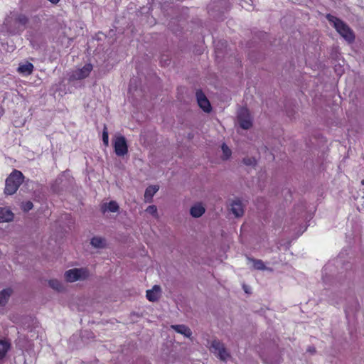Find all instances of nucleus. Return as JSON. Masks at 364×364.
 Returning a JSON list of instances; mask_svg holds the SVG:
<instances>
[{"label": "nucleus", "instance_id": "412c9836", "mask_svg": "<svg viewBox=\"0 0 364 364\" xmlns=\"http://www.w3.org/2000/svg\"><path fill=\"white\" fill-rule=\"evenodd\" d=\"M49 286L54 290L63 291L64 289L63 284L58 279H50L48 282Z\"/></svg>", "mask_w": 364, "mask_h": 364}, {"label": "nucleus", "instance_id": "b1692460", "mask_svg": "<svg viewBox=\"0 0 364 364\" xmlns=\"http://www.w3.org/2000/svg\"><path fill=\"white\" fill-rule=\"evenodd\" d=\"M102 141L106 146L109 145V134L106 126L104 127L102 132Z\"/></svg>", "mask_w": 364, "mask_h": 364}, {"label": "nucleus", "instance_id": "bb28decb", "mask_svg": "<svg viewBox=\"0 0 364 364\" xmlns=\"http://www.w3.org/2000/svg\"><path fill=\"white\" fill-rule=\"evenodd\" d=\"M243 162L247 166H254L256 163V161L253 158H245L243 159Z\"/></svg>", "mask_w": 364, "mask_h": 364}, {"label": "nucleus", "instance_id": "2eb2a0df", "mask_svg": "<svg viewBox=\"0 0 364 364\" xmlns=\"http://www.w3.org/2000/svg\"><path fill=\"white\" fill-rule=\"evenodd\" d=\"M205 213V208L201 203H196L190 210V213L193 218H199Z\"/></svg>", "mask_w": 364, "mask_h": 364}, {"label": "nucleus", "instance_id": "20e7f679", "mask_svg": "<svg viewBox=\"0 0 364 364\" xmlns=\"http://www.w3.org/2000/svg\"><path fill=\"white\" fill-rule=\"evenodd\" d=\"M89 276L90 272L86 268H73L67 270L64 274L65 280L70 283L85 280Z\"/></svg>", "mask_w": 364, "mask_h": 364}, {"label": "nucleus", "instance_id": "aec40b11", "mask_svg": "<svg viewBox=\"0 0 364 364\" xmlns=\"http://www.w3.org/2000/svg\"><path fill=\"white\" fill-rule=\"evenodd\" d=\"M91 245L96 248H102L105 246V240L101 237H94L92 238Z\"/></svg>", "mask_w": 364, "mask_h": 364}, {"label": "nucleus", "instance_id": "f3484780", "mask_svg": "<svg viewBox=\"0 0 364 364\" xmlns=\"http://www.w3.org/2000/svg\"><path fill=\"white\" fill-rule=\"evenodd\" d=\"M12 289L11 288H6L0 291V305H5L11 295L12 294Z\"/></svg>", "mask_w": 364, "mask_h": 364}, {"label": "nucleus", "instance_id": "4468645a", "mask_svg": "<svg viewBox=\"0 0 364 364\" xmlns=\"http://www.w3.org/2000/svg\"><path fill=\"white\" fill-rule=\"evenodd\" d=\"M13 218L14 214L9 209L0 208V223L11 221Z\"/></svg>", "mask_w": 364, "mask_h": 364}, {"label": "nucleus", "instance_id": "6ab92c4d", "mask_svg": "<svg viewBox=\"0 0 364 364\" xmlns=\"http://www.w3.org/2000/svg\"><path fill=\"white\" fill-rule=\"evenodd\" d=\"M10 343L4 340H0V359H2L6 355L10 348Z\"/></svg>", "mask_w": 364, "mask_h": 364}, {"label": "nucleus", "instance_id": "c85d7f7f", "mask_svg": "<svg viewBox=\"0 0 364 364\" xmlns=\"http://www.w3.org/2000/svg\"><path fill=\"white\" fill-rule=\"evenodd\" d=\"M309 351H310V352H314V351H315V349H314V348H313L312 349H311V348H309Z\"/></svg>", "mask_w": 364, "mask_h": 364}, {"label": "nucleus", "instance_id": "423d86ee", "mask_svg": "<svg viewBox=\"0 0 364 364\" xmlns=\"http://www.w3.org/2000/svg\"><path fill=\"white\" fill-rule=\"evenodd\" d=\"M92 70V65L90 63L85 65L81 68L73 70L69 74V80H80L87 77Z\"/></svg>", "mask_w": 364, "mask_h": 364}, {"label": "nucleus", "instance_id": "c756f323", "mask_svg": "<svg viewBox=\"0 0 364 364\" xmlns=\"http://www.w3.org/2000/svg\"><path fill=\"white\" fill-rule=\"evenodd\" d=\"M12 26L14 27V26H18V23H12Z\"/></svg>", "mask_w": 364, "mask_h": 364}, {"label": "nucleus", "instance_id": "6e6552de", "mask_svg": "<svg viewBox=\"0 0 364 364\" xmlns=\"http://www.w3.org/2000/svg\"><path fill=\"white\" fill-rule=\"evenodd\" d=\"M237 119L240 126L244 129H248L252 127V118L250 112L246 108H240L237 114Z\"/></svg>", "mask_w": 364, "mask_h": 364}, {"label": "nucleus", "instance_id": "1a4fd4ad", "mask_svg": "<svg viewBox=\"0 0 364 364\" xmlns=\"http://www.w3.org/2000/svg\"><path fill=\"white\" fill-rule=\"evenodd\" d=\"M196 99L199 107L205 112H210L211 105L209 100L201 90L196 92Z\"/></svg>", "mask_w": 364, "mask_h": 364}, {"label": "nucleus", "instance_id": "7ed1b4c3", "mask_svg": "<svg viewBox=\"0 0 364 364\" xmlns=\"http://www.w3.org/2000/svg\"><path fill=\"white\" fill-rule=\"evenodd\" d=\"M23 181V173L18 170L13 171L6 180L4 193L7 195L15 193Z\"/></svg>", "mask_w": 364, "mask_h": 364}, {"label": "nucleus", "instance_id": "cd10ccee", "mask_svg": "<svg viewBox=\"0 0 364 364\" xmlns=\"http://www.w3.org/2000/svg\"><path fill=\"white\" fill-rule=\"evenodd\" d=\"M48 1L53 4H56L59 2L60 0H48Z\"/></svg>", "mask_w": 364, "mask_h": 364}, {"label": "nucleus", "instance_id": "a878e982", "mask_svg": "<svg viewBox=\"0 0 364 364\" xmlns=\"http://www.w3.org/2000/svg\"><path fill=\"white\" fill-rule=\"evenodd\" d=\"M33 205L31 201L23 202V203H22V205H21L22 209L26 212L31 210L33 208Z\"/></svg>", "mask_w": 364, "mask_h": 364}, {"label": "nucleus", "instance_id": "0eeeda50", "mask_svg": "<svg viewBox=\"0 0 364 364\" xmlns=\"http://www.w3.org/2000/svg\"><path fill=\"white\" fill-rule=\"evenodd\" d=\"M114 152L118 156H124L128 152L127 141L123 136H116L114 139Z\"/></svg>", "mask_w": 364, "mask_h": 364}, {"label": "nucleus", "instance_id": "9b49d317", "mask_svg": "<svg viewBox=\"0 0 364 364\" xmlns=\"http://www.w3.org/2000/svg\"><path fill=\"white\" fill-rule=\"evenodd\" d=\"M33 69L34 66L31 63L26 62L19 64L17 71L24 76H28L33 73Z\"/></svg>", "mask_w": 364, "mask_h": 364}, {"label": "nucleus", "instance_id": "393cba45", "mask_svg": "<svg viewBox=\"0 0 364 364\" xmlns=\"http://www.w3.org/2000/svg\"><path fill=\"white\" fill-rule=\"evenodd\" d=\"M146 212L156 218H157V216H158L157 215V208L154 205L148 206L146 209Z\"/></svg>", "mask_w": 364, "mask_h": 364}, {"label": "nucleus", "instance_id": "f8f14e48", "mask_svg": "<svg viewBox=\"0 0 364 364\" xmlns=\"http://www.w3.org/2000/svg\"><path fill=\"white\" fill-rule=\"evenodd\" d=\"M161 288L158 285L153 287L151 289L146 291V298L150 301H155L160 296Z\"/></svg>", "mask_w": 364, "mask_h": 364}, {"label": "nucleus", "instance_id": "f03ea898", "mask_svg": "<svg viewBox=\"0 0 364 364\" xmlns=\"http://www.w3.org/2000/svg\"><path fill=\"white\" fill-rule=\"evenodd\" d=\"M28 19L24 14H16L6 19L4 23L8 32L16 34L21 32L27 24Z\"/></svg>", "mask_w": 364, "mask_h": 364}, {"label": "nucleus", "instance_id": "a211bd4d", "mask_svg": "<svg viewBox=\"0 0 364 364\" xmlns=\"http://www.w3.org/2000/svg\"><path fill=\"white\" fill-rule=\"evenodd\" d=\"M119 205L115 201H110L108 203H105L102 205V210L103 213L106 211H109L112 213H115L118 211Z\"/></svg>", "mask_w": 364, "mask_h": 364}, {"label": "nucleus", "instance_id": "f257e3e1", "mask_svg": "<svg viewBox=\"0 0 364 364\" xmlns=\"http://www.w3.org/2000/svg\"><path fill=\"white\" fill-rule=\"evenodd\" d=\"M327 20L333 25L336 31L348 43H352L355 40V35L353 30L343 21L337 17L328 14Z\"/></svg>", "mask_w": 364, "mask_h": 364}, {"label": "nucleus", "instance_id": "9d476101", "mask_svg": "<svg viewBox=\"0 0 364 364\" xmlns=\"http://www.w3.org/2000/svg\"><path fill=\"white\" fill-rule=\"evenodd\" d=\"M230 211L235 217H240L244 213V208L240 200H235L230 203Z\"/></svg>", "mask_w": 364, "mask_h": 364}, {"label": "nucleus", "instance_id": "ddd939ff", "mask_svg": "<svg viewBox=\"0 0 364 364\" xmlns=\"http://www.w3.org/2000/svg\"><path fill=\"white\" fill-rule=\"evenodd\" d=\"M159 186L157 185L149 186L146 188L144 193V201L150 203L154 194L159 191Z\"/></svg>", "mask_w": 364, "mask_h": 364}, {"label": "nucleus", "instance_id": "5701e85b", "mask_svg": "<svg viewBox=\"0 0 364 364\" xmlns=\"http://www.w3.org/2000/svg\"><path fill=\"white\" fill-rule=\"evenodd\" d=\"M222 151H223V159H228L231 156V150L229 149V147L225 144H223L222 145Z\"/></svg>", "mask_w": 364, "mask_h": 364}, {"label": "nucleus", "instance_id": "39448f33", "mask_svg": "<svg viewBox=\"0 0 364 364\" xmlns=\"http://www.w3.org/2000/svg\"><path fill=\"white\" fill-rule=\"evenodd\" d=\"M210 350L215 354L221 360H227L230 354L225 348L224 344L218 340H214L211 343Z\"/></svg>", "mask_w": 364, "mask_h": 364}, {"label": "nucleus", "instance_id": "dca6fc26", "mask_svg": "<svg viewBox=\"0 0 364 364\" xmlns=\"http://www.w3.org/2000/svg\"><path fill=\"white\" fill-rule=\"evenodd\" d=\"M171 328L187 338L191 337L192 334L191 329L185 325H172Z\"/></svg>", "mask_w": 364, "mask_h": 364}, {"label": "nucleus", "instance_id": "4be33fe9", "mask_svg": "<svg viewBox=\"0 0 364 364\" xmlns=\"http://www.w3.org/2000/svg\"><path fill=\"white\" fill-rule=\"evenodd\" d=\"M248 259L252 263L254 269L257 270H264L266 269V267L262 260L250 258Z\"/></svg>", "mask_w": 364, "mask_h": 364}]
</instances>
